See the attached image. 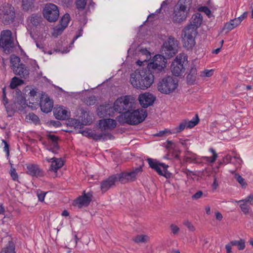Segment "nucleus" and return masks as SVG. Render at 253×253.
Listing matches in <instances>:
<instances>
[{
    "instance_id": "f257e3e1",
    "label": "nucleus",
    "mask_w": 253,
    "mask_h": 253,
    "mask_svg": "<svg viewBox=\"0 0 253 253\" xmlns=\"http://www.w3.org/2000/svg\"><path fill=\"white\" fill-rule=\"evenodd\" d=\"M130 82L134 87L145 89L154 83V77L149 69L143 68L135 70L130 75Z\"/></svg>"
},
{
    "instance_id": "f03ea898",
    "label": "nucleus",
    "mask_w": 253,
    "mask_h": 253,
    "mask_svg": "<svg viewBox=\"0 0 253 253\" xmlns=\"http://www.w3.org/2000/svg\"><path fill=\"white\" fill-rule=\"evenodd\" d=\"M192 0H179L174 8L172 20L180 23L185 20L192 6Z\"/></svg>"
},
{
    "instance_id": "7ed1b4c3",
    "label": "nucleus",
    "mask_w": 253,
    "mask_h": 253,
    "mask_svg": "<svg viewBox=\"0 0 253 253\" xmlns=\"http://www.w3.org/2000/svg\"><path fill=\"white\" fill-rule=\"evenodd\" d=\"M178 85V80L170 76L160 79L157 84L158 90L161 93L169 94L173 93Z\"/></svg>"
},
{
    "instance_id": "20e7f679",
    "label": "nucleus",
    "mask_w": 253,
    "mask_h": 253,
    "mask_svg": "<svg viewBox=\"0 0 253 253\" xmlns=\"http://www.w3.org/2000/svg\"><path fill=\"white\" fill-rule=\"evenodd\" d=\"M10 67L14 74L21 78L27 79L30 75L29 68L21 62L19 57L12 54L10 57Z\"/></svg>"
},
{
    "instance_id": "39448f33",
    "label": "nucleus",
    "mask_w": 253,
    "mask_h": 253,
    "mask_svg": "<svg viewBox=\"0 0 253 253\" xmlns=\"http://www.w3.org/2000/svg\"><path fill=\"white\" fill-rule=\"evenodd\" d=\"M147 112L142 109L129 110L124 113V123L131 125H137L142 122L147 117Z\"/></svg>"
},
{
    "instance_id": "423d86ee",
    "label": "nucleus",
    "mask_w": 253,
    "mask_h": 253,
    "mask_svg": "<svg viewBox=\"0 0 253 253\" xmlns=\"http://www.w3.org/2000/svg\"><path fill=\"white\" fill-rule=\"evenodd\" d=\"M155 58V61L150 62L145 68L151 72L154 79L155 77H159L160 74L165 73L164 69L167 62L166 58L162 55H156Z\"/></svg>"
},
{
    "instance_id": "0eeeda50",
    "label": "nucleus",
    "mask_w": 253,
    "mask_h": 253,
    "mask_svg": "<svg viewBox=\"0 0 253 253\" xmlns=\"http://www.w3.org/2000/svg\"><path fill=\"white\" fill-rule=\"evenodd\" d=\"M0 47L6 54H9L12 52L14 47V43L10 30H3L1 32L0 35Z\"/></svg>"
},
{
    "instance_id": "6e6552de",
    "label": "nucleus",
    "mask_w": 253,
    "mask_h": 253,
    "mask_svg": "<svg viewBox=\"0 0 253 253\" xmlns=\"http://www.w3.org/2000/svg\"><path fill=\"white\" fill-rule=\"evenodd\" d=\"M117 113L120 114L124 113L132 108H134V102L130 96L126 95L118 98L114 103Z\"/></svg>"
},
{
    "instance_id": "1a4fd4ad",
    "label": "nucleus",
    "mask_w": 253,
    "mask_h": 253,
    "mask_svg": "<svg viewBox=\"0 0 253 253\" xmlns=\"http://www.w3.org/2000/svg\"><path fill=\"white\" fill-rule=\"evenodd\" d=\"M14 7L11 4L5 3L0 9V20L4 25H9L13 23L15 18Z\"/></svg>"
},
{
    "instance_id": "9d476101",
    "label": "nucleus",
    "mask_w": 253,
    "mask_h": 253,
    "mask_svg": "<svg viewBox=\"0 0 253 253\" xmlns=\"http://www.w3.org/2000/svg\"><path fill=\"white\" fill-rule=\"evenodd\" d=\"M178 42L173 37L170 36L168 40L164 42L162 51L165 56L170 58L174 56L177 52Z\"/></svg>"
},
{
    "instance_id": "9b49d317",
    "label": "nucleus",
    "mask_w": 253,
    "mask_h": 253,
    "mask_svg": "<svg viewBox=\"0 0 253 253\" xmlns=\"http://www.w3.org/2000/svg\"><path fill=\"white\" fill-rule=\"evenodd\" d=\"M197 33V31L192 30L189 27H185L181 34L183 46L187 49L192 48L195 45V38Z\"/></svg>"
},
{
    "instance_id": "f8f14e48",
    "label": "nucleus",
    "mask_w": 253,
    "mask_h": 253,
    "mask_svg": "<svg viewBox=\"0 0 253 253\" xmlns=\"http://www.w3.org/2000/svg\"><path fill=\"white\" fill-rule=\"evenodd\" d=\"M147 161L149 167L154 169L160 175L163 176L166 178H169L171 177V173L169 172L167 169L169 167L168 165L152 158H148Z\"/></svg>"
},
{
    "instance_id": "ddd939ff",
    "label": "nucleus",
    "mask_w": 253,
    "mask_h": 253,
    "mask_svg": "<svg viewBox=\"0 0 253 253\" xmlns=\"http://www.w3.org/2000/svg\"><path fill=\"white\" fill-rule=\"evenodd\" d=\"M43 17L49 22H54L59 16L58 6L51 3H46L43 10Z\"/></svg>"
},
{
    "instance_id": "4468645a",
    "label": "nucleus",
    "mask_w": 253,
    "mask_h": 253,
    "mask_svg": "<svg viewBox=\"0 0 253 253\" xmlns=\"http://www.w3.org/2000/svg\"><path fill=\"white\" fill-rule=\"evenodd\" d=\"M93 192L92 191L86 193L85 191H84L82 195L79 196L73 201L72 205L79 209L87 207L91 202Z\"/></svg>"
},
{
    "instance_id": "2eb2a0df",
    "label": "nucleus",
    "mask_w": 253,
    "mask_h": 253,
    "mask_svg": "<svg viewBox=\"0 0 253 253\" xmlns=\"http://www.w3.org/2000/svg\"><path fill=\"white\" fill-rule=\"evenodd\" d=\"M119 181L124 183L120 173H117L110 176L108 178L103 180L100 184V189L102 193H105L110 188L115 185L117 182Z\"/></svg>"
},
{
    "instance_id": "dca6fc26",
    "label": "nucleus",
    "mask_w": 253,
    "mask_h": 253,
    "mask_svg": "<svg viewBox=\"0 0 253 253\" xmlns=\"http://www.w3.org/2000/svg\"><path fill=\"white\" fill-rule=\"evenodd\" d=\"M184 60L181 57L177 56L172 62L170 69L172 74L175 76H179L185 71L184 66Z\"/></svg>"
},
{
    "instance_id": "f3484780",
    "label": "nucleus",
    "mask_w": 253,
    "mask_h": 253,
    "mask_svg": "<svg viewBox=\"0 0 253 253\" xmlns=\"http://www.w3.org/2000/svg\"><path fill=\"white\" fill-rule=\"evenodd\" d=\"M82 134L85 136L92 138L96 141L106 140L107 139H113L114 137L111 133H96L94 131H84Z\"/></svg>"
},
{
    "instance_id": "a211bd4d",
    "label": "nucleus",
    "mask_w": 253,
    "mask_h": 253,
    "mask_svg": "<svg viewBox=\"0 0 253 253\" xmlns=\"http://www.w3.org/2000/svg\"><path fill=\"white\" fill-rule=\"evenodd\" d=\"M142 166H140L133 169L132 171L129 172L120 173L124 183H126L129 181H134L136 179V176L139 173L142 171Z\"/></svg>"
},
{
    "instance_id": "6ab92c4d",
    "label": "nucleus",
    "mask_w": 253,
    "mask_h": 253,
    "mask_svg": "<svg viewBox=\"0 0 253 253\" xmlns=\"http://www.w3.org/2000/svg\"><path fill=\"white\" fill-rule=\"evenodd\" d=\"M40 105L42 112L48 113L52 110L53 102L47 95L42 94L40 98Z\"/></svg>"
},
{
    "instance_id": "aec40b11",
    "label": "nucleus",
    "mask_w": 253,
    "mask_h": 253,
    "mask_svg": "<svg viewBox=\"0 0 253 253\" xmlns=\"http://www.w3.org/2000/svg\"><path fill=\"white\" fill-rule=\"evenodd\" d=\"M156 98L151 93H144L139 96V102L141 106L144 108L152 105Z\"/></svg>"
},
{
    "instance_id": "412c9836",
    "label": "nucleus",
    "mask_w": 253,
    "mask_h": 253,
    "mask_svg": "<svg viewBox=\"0 0 253 253\" xmlns=\"http://www.w3.org/2000/svg\"><path fill=\"white\" fill-rule=\"evenodd\" d=\"M13 102L16 107L19 105L21 108V109L19 108L20 110H22L28 106L25 97L23 96L22 92L19 89L16 90L15 95L13 98Z\"/></svg>"
},
{
    "instance_id": "4be33fe9",
    "label": "nucleus",
    "mask_w": 253,
    "mask_h": 253,
    "mask_svg": "<svg viewBox=\"0 0 253 253\" xmlns=\"http://www.w3.org/2000/svg\"><path fill=\"white\" fill-rule=\"evenodd\" d=\"M203 21V16L200 13L194 14L191 19L190 24L186 27H189L192 30L197 31V28L200 26Z\"/></svg>"
},
{
    "instance_id": "5701e85b",
    "label": "nucleus",
    "mask_w": 253,
    "mask_h": 253,
    "mask_svg": "<svg viewBox=\"0 0 253 253\" xmlns=\"http://www.w3.org/2000/svg\"><path fill=\"white\" fill-rule=\"evenodd\" d=\"M27 169V173L32 176L41 177L44 175L43 171L37 165H28Z\"/></svg>"
},
{
    "instance_id": "b1692460",
    "label": "nucleus",
    "mask_w": 253,
    "mask_h": 253,
    "mask_svg": "<svg viewBox=\"0 0 253 253\" xmlns=\"http://www.w3.org/2000/svg\"><path fill=\"white\" fill-rule=\"evenodd\" d=\"M101 110V115L103 116L107 117H114L115 113L117 112V110L115 109V107L113 104V106H100V109Z\"/></svg>"
},
{
    "instance_id": "393cba45",
    "label": "nucleus",
    "mask_w": 253,
    "mask_h": 253,
    "mask_svg": "<svg viewBox=\"0 0 253 253\" xmlns=\"http://www.w3.org/2000/svg\"><path fill=\"white\" fill-rule=\"evenodd\" d=\"M99 126L100 127L106 128H114L117 126L116 121L111 119H105L99 121Z\"/></svg>"
},
{
    "instance_id": "a878e982",
    "label": "nucleus",
    "mask_w": 253,
    "mask_h": 253,
    "mask_svg": "<svg viewBox=\"0 0 253 253\" xmlns=\"http://www.w3.org/2000/svg\"><path fill=\"white\" fill-rule=\"evenodd\" d=\"M54 115L58 120H64L68 118V112L63 107H59L54 111Z\"/></svg>"
},
{
    "instance_id": "bb28decb",
    "label": "nucleus",
    "mask_w": 253,
    "mask_h": 253,
    "mask_svg": "<svg viewBox=\"0 0 253 253\" xmlns=\"http://www.w3.org/2000/svg\"><path fill=\"white\" fill-rule=\"evenodd\" d=\"M42 19V18L40 14L34 13L28 17L27 21H30L34 26L37 27L40 24Z\"/></svg>"
},
{
    "instance_id": "cd10ccee",
    "label": "nucleus",
    "mask_w": 253,
    "mask_h": 253,
    "mask_svg": "<svg viewBox=\"0 0 253 253\" xmlns=\"http://www.w3.org/2000/svg\"><path fill=\"white\" fill-rule=\"evenodd\" d=\"M197 69L195 67L191 68L189 73L187 76V83L188 84H194L197 78Z\"/></svg>"
},
{
    "instance_id": "c85d7f7f",
    "label": "nucleus",
    "mask_w": 253,
    "mask_h": 253,
    "mask_svg": "<svg viewBox=\"0 0 253 253\" xmlns=\"http://www.w3.org/2000/svg\"><path fill=\"white\" fill-rule=\"evenodd\" d=\"M64 162L61 158H55L54 161L51 162V164L49 170L56 172L58 169L62 168Z\"/></svg>"
},
{
    "instance_id": "c756f323",
    "label": "nucleus",
    "mask_w": 253,
    "mask_h": 253,
    "mask_svg": "<svg viewBox=\"0 0 253 253\" xmlns=\"http://www.w3.org/2000/svg\"><path fill=\"white\" fill-rule=\"evenodd\" d=\"M241 23L240 20L238 18H235L233 20H231L228 23H227L223 28L224 29H227L228 31H231L235 28Z\"/></svg>"
},
{
    "instance_id": "7c9ffc66",
    "label": "nucleus",
    "mask_w": 253,
    "mask_h": 253,
    "mask_svg": "<svg viewBox=\"0 0 253 253\" xmlns=\"http://www.w3.org/2000/svg\"><path fill=\"white\" fill-rule=\"evenodd\" d=\"M0 253H16L14 243L11 241H8V245L2 249Z\"/></svg>"
},
{
    "instance_id": "2f4dec72",
    "label": "nucleus",
    "mask_w": 253,
    "mask_h": 253,
    "mask_svg": "<svg viewBox=\"0 0 253 253\" xmlns=\"http://www.w3.org/2000/svg\"><path fill=\"white\" fill-rule=\"evenodd\" d=\"M67 125L71 126H74L75 128H82L83 127L81 121L73 118L68 120Z\"/></svg>"
},
{
    "instance_id": "473e14b6",
    "label": "nucleus",
    "mask_w": 253,
    "mask_h": 253,
    "mask_svg": "<svg viewBox=\"0 0 253 253\" xmlns=\"http://www.w3.org/2000/svg\"><path fill=\"white\" fill-rule=\"evenodd\" d=\"M232 246H237L239 250H243L245 248V242L243 239L238 241L233 240L230 242Z\"/></svg>"
},
{
    "instance_id": "72a5a7b5",
    "label": "nucleus",
    "mask_w": 253,
    "mask_h": 253,
    "mask_svg": "<svg viewBox=\"0 0 253 253\" xmlns=\"http://www.w3.org/2000/svg\"><path fill=\"white\" fill-rule=\"evenodd\" d=\"M24 83V81L17 77H14L11 81L9 86L11 89H14L18 85Z\"/></svg>"
},
{
    "instance_id": "f704fd0d",
    "label": "nucleus",
    "mask_w": 253,
    "mask_h": 253,
    "mask_svg": "<svg viewBox=\"0 0 253 253\" xmlns=\"http://www.w3.org/2000/svg\"><path fill=\"white\" fill-rule=\"evenodd\" d=\"M199 122V119L197 114L190 121L186 120L187 128H191L196 126Z\"/></svg>"
},
{
    "instance_id": "c9c22d12",
    "label": "nucleus",
    "mask_w": 253,
    "mask_h": 253,
    "mask_svg": "<svg viewBox=\"0 0 253 253\" xmlns=\"http://www.w3.org/2000/svg\"><path fill=\"white\" fill-rule=\"evenodd\" d=\"M70 20V16L69 14L66 13L62 17L61 20H60V25L63 26L64 28H66Z\"/></svg>"
},
{
    "instance_id": "e433bc0d",
    "label": "nucleus",
    "mask_w": 253,
    "mask_h": 253,
    "mask_svg": "<svg viewBox=\"0 0 253 253\" xmlns=\"http://www.w3.org/2000/svg\"><path fill=\"white\" fill-rule=\"evenodd\" d=\"M26 119L27 120H31L35 124H39L40 123V120L36 115L34 113H29L28 115L26 116Z\"/></svg>"
},
{
    "instance_id": "4c0bfd02",
    "label": "nucleus",
    "mask_w": 253,
    "mask_h": 253,
    "mask_svg": "<svg viewBox=\"0 0 253 253\" xmlns=\"http://www.w3.org/2000/svg\"><path fill=\"white\" fill-rule=\"evenodd\" d=\"M239 202L243 203L240 205V207L241 208L242 211L245 214L249 213L250 207L249 205H248V202L245 200L240 201Z\"/></svg>"
},
{
    "instance_id": "58836bf2",
    "label": "nucleus",
    "mask_w": 253,
    "mask_h": 253,
    "mask_svg": "<svg viewBox=\"0 0 253 253\" xmlns=\"http://www.w3.org/2000/svg\"><path fill=\"white\" fill-rule=\"evenodd\" d=\"M148 236L144 235H138L133 238L132 240L136 243H146Z\"/></svg>"
},
{
    "instance_id": "ea45409f",
    "label": "nucleus",
    "mask_w": 253,
    "mask_h": 253,
    "mask_svg": "<svg viewBox=\"0 0 253 253\" xmlns=\"http://www.w3.org/2000/svg\"><path fill=\"white\" fill-rule=\"evenodd\" d=\"M32 4L33 3L31 0H22V7L23 10L28 11L29 9H31Z\"/></svg>"
},
{
    "instance_id": "a19ab883",
    "label": "nucleus",
    "mask_w": 253,
    "mask_h": 253,
    "mask_svg": "<svg viewBox=\"0 0 253 253\" xmlns=\"http://www.w3.org/2000/svg\"><path fill=\"white\" fill-rule=\"evenodd\" d=\"M210 151L212 153V157H205V159L208 162L212 163L215 161L217 157V154L212 148L210 149Z\"/></svg>"
},
{
    "instance_id": "79ce46f5",
    "label": "nucleus",
    "mask_w": 253,
    "mask_h": 253,
    "mask_svg": "<svg viewBox=\"0 0 253 253\" xmlns=\"http://www.w3.org/2000/svg\"><path fill=\"white\" fill-rule=\"evenodd\" d=\"M47 137L52 141V145L55 148H59V145L58 144V140L59 137L53 134H48Z\"/></svg>"
},
{
    "instance_id": "37998d69",
    "label": "nucleus",
    "mask_w": 253,
    "mask_h": 253,
    "mask_svg": "<svg viewBox=\"0 0 253 253\" xmlns=\"http://www.w3.org/2000/svg\"><path fill=\"white\" fill-rule=\"evenodd\" d=\"M185 128H187V126L186 124V120H184L182 121L180 124L178 126L174 128V132L178 133L182 131H183Z\"/></svg>"
},
{
    "instance_id": "c03bdc74",
    "label": "nucleus",
    "mask_w": 253,
    "mask_h": 253,
    "mask_svg": "<svg viewBox=\"0 0 253 253\" xmlns=\"http://www.w3.org/2000/svg\"><path fill=\"white\" fill-rule=\"evenodd\" d=\"M65 28H66L63 27V26L60 25L56 26L53 29V32L52 33L53 36L57 37L58 36L62 34Z\"/></svg>"
},
{
    "instance_id": "a18cd8bd",
    "label": "nucleus",
    "mask_w": 253,
    "mask_h": 253,
    "mask_svg": "<svg viewBox=\"0 0 253 253\" xmlns=\"http://www.w3.org/2000/svg\"><path fill=\"white\" fill-rule=\"evenodd\" d=\"M87 0H76V5L78 9L82 10L84 9Z\"/></svg>"
},
{
    "instance_id": "49530a36",
    "label": "nucleus",
    "mask_w": 253,
    "mask_h": 253,
    "mask_svg": "<svg viewBox=\"0 0 253 253\" xmlns=\"http://www.w3.org/2000/svg\"><path fill=\"white\" fill-rule=\"evenodd\" d=\"M234 177L242 187H246L247 186V184L245 182V179L243 178L239 173H235Z\"/></svg>"
},
{
    "instance_id": "de8ad7c7",
    "label": "nucleus",
    "mask_w": 253,
    "mask_h": 253,
    "mask_svg": "<svg viewBox=\"0 0 253 253\" xmlns=\"http://www.w3.org/2000/svg\"><path fill=\"white\" fill-rule=\"evenodd\" d=\"M11 168L9 171L10 175L12 178V179L16 181L18 178V175L16 171V169L13 167V165L10 163Z\"/></svg>"
},
{
    "instance_id": "09e8293b",
    "label": "nucleus",
    "mask_w": 253,
    "mask_h": 253,
    "mask_svg": "<svg viewBox=\"0 0 253 253\" xmlns=\"http://www.w3.org/2000/svg\"><path fill=\"white\" fill-rule=\"evenodd\" d=\"M92 119L87 113L86 116L85 117V119H83L82 121H81V123L83 126H84L90 125L92 123Z\"/></svg>"
},
{
    "instance_id": "8fccbe9b",
    "label": "nucleus",
    "mask_w": 253,
    "mask_h": 253,
    "mask_svg": "<svg viewBox=\"0 0 253 253\" xmlns=\"http://www.w3.org/2000/svg\"><path fill=\"white\" fill-rule=\"evenodd\" d=\"M2 100L4 105H6L8 103V99L6 97V88L4 87L2 88Z\"/></svg>"
},
{
    "instance_id": "3c124183",
    "label": "nucleus",
    "mask_w": 253,
    "mask_h": 253,
    "mask_svg": "<svg viewBox=\"0 0 253 253\" xmlns=\"http://www.w3.org/2000/svg\"><path fill=\"white\" fill-rule=\"evenodd\" d=\"M199 10L201 11L204 12L209 17H210L211 15V10L210 9L206 6H201L199 8Z\"/></svg>"
},
{
    "instance_id": "603ef678",
    "label": "nucleus",
    "mask_w": 253,
    "mask_h": 253,
    "mask_svg": "<svg viewBox=\"0 0 253 253\" xmlns=\"http://www.w3.org/2000/svg\"><path fill=\"white\" fill-rule=\"evenodd\" d=\"M213 70H205L201 73V76L210 77L213 75Z\"/></svg>"
},
{
    "instance_id": "864d4df0",
    "label": "nucleus",
    "mask_w": 253,
    "mask_h": 253,
    "mask_svg": "<svg viewBox=\"0 0 253 253\" xmlns=\"http://www.w3.org/2000/svg\"><path fill=\"white\" fill-rule=\"evenodd\" d=\"M167 133L171 134V132L169 130L165 129L164 130L160 131L158 133L156 134L155 135L156 136H159V137H163V136H165Z\"/></svg>"
},
{
    "instance_id": "5fc2aeb1",
    "label": "nucleus",
    "mask_w": 253,
    "mask_h": 253,
    "mask_svg": "<svg viewBox=\"0 0 253 253\" xmlns=\"http://www.w3.org/2000/svg\"><path fill=\"white\" fill-rule=\"evenodd\" d=\"M183 223L185 226H186L188 228V229L190 231H194L195 230V228L193 225V224L189 221H184Z\"/></svg>"
},
{
    "instance_id": "6e6d98bb",
    "label": "nucleus",
    "mask_w": 253,
    "mask_h": 253,
    "mask_svg": "<svg viewBox=\"0 0 253 253\" xmlns=\"http://www.w3.org/2000/svg\"><path fill=\"white\" fill-rule=\"evenodd\" d=\"M46 192H44L42 191H37V196L40 201L42 202L44 199L45 196Z\"/></svg>"
},
{
    "instance_id": "4d7b16f0",
    "label": "nucleus",
    "mask_w": 253,
    "mask_h": 253,
    "mask_svg": "<svg viewBox=\"0 0 253 253\" xmlns=\"http://www.w3.org/2000/svg\"><path fill=\"white\" fill-rule=\"evenodd\" d=\"M203 195V192L202 191H198L192 196L193 200H198L202 197Z\"/></svg>"
},
{
    "instance_id": "13d9d810",
    "label": "nucleus",
    "mask_w": 253,
    "mask_h": 253,
    "mask_svg": "<svg viewBox=\"0 0 253 253\" xmlns=\"http://www.w3.org/2000/svg\"><path fill=\"white\" fill-rule=\"evenodd\" d=\"M7 113L9 114V116H11L14 113V111L11 107L10 105H4Z\"/></svg>"
},
{
    "instance_id": "bf43d9fd",
    "label": "nucleus",
    "mask_w": 253,
    "mask_h": 253,
    "mask_svg": "<svg viewBox=\"0 0 253 253\" xmlns=\"http://www.w3.org/2000/svg\"><path fill=\"white\" fill-rule=\"evenodd\" d=\"M170 227L173 234H177L180 230L179 228L174 224H171Z\"/></svg>"
},
{
    "instance_id": "052dcab7",
    "label": "nucleus",
    "mask_w": 253,
    "mask_h": 253,
    "mask_svg": "<svg viewBox=\"0 0 253 253\" xmlns=\"http://www.w3.org/2000/svg\"><path fill=\"white\" fill-rule=\"evenodd\" d=\"M2 142L4 144V146L3 148L4 151L6 152L7 155L8 156L9 154V145L8 144V143L6 142V141L4 139L2 140Z\"/></svg>"
},
{
    "instance_id": "680f3d73",
    "label": "nucleus",
    "mask_w": 253,
    "mask_h": 253,
    "mask_svg": "<svg viewBox=\"0 0 253 253\" xmlns=\"http://www.w3.org/2000/svg\"><path fill=\"white\" fill-rule=\"evenodd\" d=\"M49 151L51 152L54 154H56L58 153V150L59 149V148H55L52 145L51 146H48L46 148Z\"/></svg>"
},
{
    "instance_id": "e2e57ef3",
    "label": "nucleus",
    "mask_w": 253,
    "mask_h": 253,
    "mask_svg": "<svg viewBox=\"0 0 253 253\" xmlns=\"http://www.w3.org/2000/svg\"><path fill=\"white\" fill-rule=\"evenodd\" d=\"M83 29L82 28H81L78 32V34L75 36V37L74 38L73 40V41H72V43L74 42L78 38H79L80 37L82 36V35H83Z\"/></svg>"
},
{
    "instance_id": "0e129e2a",
    "label": "nucleus",
    "mask_w": 253,
    "mask_h": 253,
    "mask_svg": "<svg viewBox=\"0 0 253 253\" xmlns=\"http://www.w3.org/2000/svg\"><path fill=\"white\" fill-rule=\"evenodd\" d=\"M232 157L231 156L227 155L223 158V163L225 164L229 163L231 162V161H232Z\"/></svg>"
},
{
    "instance_id": "69168bd1",
    "label": "nucleus",
    "mask_w": 253,
    "mask_h": 253,
    "mask_svg": "<svg viewBox=\"0 0 253 253\" xmlns=\"http://www.w3.org/2000/svg\"><path fill=\"white\" fill-rule=\"evenodd\" d=\"M167 144L166 146V149H170L173 148V146H174L175 145L171 141L167 140Z\"/></svg>"
},
{
    "instance_id": "338daca9",
    "label": "nucleus",
    "mask_w": 253,
    "mask_h": 253,
    "mask_svg": "<svg viewBox=\"0 0 253 253\" xmlns=\"http://www.w3.org/2000/svg\"><path fill=\"white\" fill-rule=\"evenodd\" d=\"M232 246L231 245L230 242H229V243H228L227 244H226L225 245V249H226V253H232V251H231Z\"/></svg>"
},
{
    "instance_id": "774afa93",
    "label": "nucleus",
    "mask_w": 253,
    "mask_h": 253,
    "mask_svg": "<svg viewBox=\"0 0 253 253\" xmlns=\"http://www.w3.org/2000/svg\"><path fill=\"white\" fill-rule=\"evenodd\" d=\"M247 202H250L251 205H253V194L249 195L246 199Z\"/></svg>"
}]
</instances>
